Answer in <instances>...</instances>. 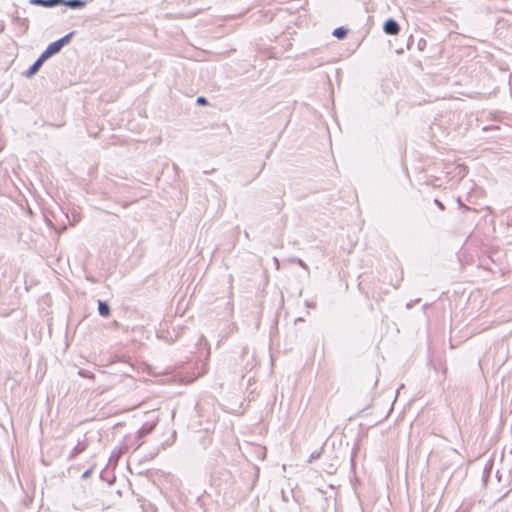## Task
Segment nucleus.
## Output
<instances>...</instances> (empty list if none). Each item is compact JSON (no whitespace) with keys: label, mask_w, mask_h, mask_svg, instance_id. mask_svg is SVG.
Returning a JSON list of instances; mask_svg holds the SVG:
<instances>
[{"label":"nucleus","mask_w":512,"mask_h":512,"mask_svg":"<svg viewBox=\"0 0 512 512\" xmlns=\"http://www.w3.org/2000/svg\"><path fill=\"white\" fill-rule=\"evenodd\" d=\"M87 2L85 0H63L64 6L70 9H82L86 6Z\"/></svg>","instance_id":"5"},{"label":"nucleus","mask_w":512,"mask_h":512,"mask_svg":"<svg viewBox=\"0 0 512 512\" xmlns=\"http://www.w3.org/2000/svg\"><path fill=\"white\" fill-rule=\"evenodd\" d=\"M383 31L387 35H397L400 31V26L396 20L389 18L384 22Z\"/></svg>","instance_id":"4"},{"label":"nucleus","mask_w":512,"mask_h":512,"mask_svg":"<svg viewBox=\"0 0 512 512\" xmlns=\"http://www.w3.org/2000/svg\"><path fill=\"white\" fill-rule=\"evenodd\" d=\"M98 313L102 317H109L111 314V309L109 304L106 301L98 300Z\"/></svg>","instance_id":"7"},{"label":"nucleus","mask_w":512,"mask_h":512,"mask_svg":"<svg viewBox=\"0 0 512 512\" xmlns=\"http://www.w3.org/2000/svg\"><path fill=\"white\" fill-rule=\"evenodd\" d=\"M157 422H158V418H156L155 420H153L151 422H145L141 426V428L137 431V439L139 440V443L137 444L136 449L139 448L143 444L142 439L144 437H146L147 435H149L154 430Z\"/></svg>","instance_id":"2"},{"label":"nucleus","mask_w":512,"mask_h":512,"mask_svg":"<svg viewBox=\"0 0 512 512\" xmlns=\"http://www.w3.org/2000/svg\"><path fill=\"white\" fill-rule=\"evenodd\" d=\"M121 456V450H114L111 454L110 460L115 458L116 460Z\"/></svg>","instance_id":"16"},{"label":"nucleus","mask_w":512,"mask_h":512,"mask_svg":"<svg viewBox=\"0 0 512 512\" xmlns=\"http://www.w3.org/2000/svg\"><path fill=\"white\" fill-rule=\"evenodd\" d=\"M407 307H408V308H411V307H412L411 303H408V304H407Z\"/></svg>","instance_id":"22"},{"label":"nucleus","mask_w":512,"mask_h":512,"mask_svg":"<svg viewBox=\"0 0 512 512\" xmlns=\"http://www.w3.org/2000/svg\"><path fill=\"white\" fill-rule=\"evenodd\" d=\"M304 319L302 317H298L295 319V324H297L298 322H303Z\"/></svg>","instance_id":"20"},{"label":"nucleus","mask_w":512,"mask_h":512,"mask_svg":"<svg viewBox=\"0 0 512 512\" xmlns=\"http://www.w3.org/2000/svg\"><path fill=\"white\" fill-rule=\"evenodd\" d=\"M348 30L345 27H337L333 30L332 35L337 39H344L347 36Z\"/></svg>","instance_id":"8"},{"label":"nucleus","mask_w":512,"mask_h":512,"mask_svg":"<svg viewBox=\"0 0 512 512\" xmlns=\"http://www.w3.org/2000/svg\"><path fill=\"white\" fill-rule=\"evenodd\" d=\"M91 474H92V470H91V469H88V470H86V471L82 474V478H83V479H87V478H89V477L91 476Z\"/></svg>","instance_id":"17"},{"label":"nucleus","mask_w":512,"mask_h":512,"mask_svg":"<svg viewBox=\"0 0 512 512\" xmlns=\"http://www.w3.org/2000/svg\"><path fill=\"white\" fill-rule=\"evenodd\" d=\"M78 375L80 377H83V378H89V379H93L94 378V374L91 371H88V370H85V369H79L78 370Z\"/></svg>","instance_id":"11"},{"label":"nucleus","mask_w":512,"mask_h":512,"mask_svg":"<svg viewBox=\"0 0 512 512\" xmlns=\"http://www.w3.org/2000/svg\"><path fill=\"white\" fill-rule=\"evenodd\" d=\"M47 59L41 54L38 59L24 72V76L27 78L33 77L42 67Z\"/></svg>","instance_id":"3"},{"label":"nucleus","mask_w":512,"mask_h":512,"mask_svg":"<svg viewBox=\"0 0 512 512\" xmlns=\"http://www.w3.org/2000/svg\"><path fill=\"white\" fill-rule=\"evenodd\" d=\"M434 203L441 209V210H444L445 209V206L442 204V202H440L438 199H435L434 200Z\"/></svg>","instance_id":"18"},{"label":"nucleus","mask_w":512,"mask_h":512,"mask_svg":"<svg viewBox=\"0 0 512 512\" xmlns=\"http://www.w3.org/2000/svg\"><path fill=\"white\" fill-rule=\"evenodd\" d=\"M305 305L308 308H315L316 307V304L314 302H310V301H305Z\"/></svg>","instance_id":"19"},{"label":"nucleus","mask_w":512,"mask_h":512,"mask_svg":"<svg viewBox=\"0 0 512 512\" xmlns=\"http://www.w3.org/2000/svg\"><path fill=\"white\" fill-rule=\"evenodd\" d=\"M291 262L297 263L303 269H305L306 271H309V267L307 266V264L302 259L293 258V259H291Z\"/></svg>","instance_id":"13"},{"label":"nucleus","mask_w":512,"mask_h":512,"mask_svg":"<svg viewBox=\"0 0 512 512\" xmlns=\"http://www.w3.org/2000/svg\"><path fill=\"white\" fill-rule=\"evenodd\" d=\"M175 436H176V432L174 431V432H173V435H172V438L174 439V438H175Z\"/></svg>","instance_id":"21"},{"label":"nucleus","mask_w":512,"mask_h":512,"mask_svg":"<svg viewBox=\"0 0 512 512\" xmlns=\"http://www.w3.org/2000/svg\"><path fill=\"white\" fill-rule=\"evenodd\" d=\"M66 217L69 220L70 225L72 226H74L81 220L80 214L76 210L72 211L71 217L68 214L66 215Z\"/></svg>","instance_id":"9"},{"label":"nucleus","mask_w":512,"mask_h":512,"mask_svg":"<svg viewBox=\"0 0 512 512\" xmlns=\"http://www.w3.org/2000/svg\"><path fill=\"white\" fill-rule=\"evenodd\" d=\"M321 453H322V450L313 451L308 459V463H312L314 460L320 458Z\"/></svg>","instance_id":"12"},{"label":"nucleus","mask_w":512,"mask_h":512,"mask_svg":"<svg viewBox=\"0 0 512 512\" xmlns=\"http://www.w3.org/2000/svg\"><path fill=\"white\" fill-rule=\"evenodd\" d=\"M75 32L72 31V32H69L68 34H66L65 36H63L62 38L50 43L46 49L41 53L47 60L58 54L62 48L69 44L72 37L74 36Z\"/></svg>","instance_id":"1"},{"label":"nucleus","mask_w":512,"mask_h":512,"mask_svg":"<svg viewBox=\"0 0 512 512\" xmlns=\"http://www.w3.org/2000/svg\"><path fill=\"white\" fill-rule=\"evenodd\" d=\"M197 105H206L208 103L207 99L204 96H199L196 99Z\"/></svg>","instance_id":"14"},{"label":"nucleus","mask_w":512,"mask_h":512,"mask_svg":"<svg viewBox=\"0 0 512 512\" xmlns=\"http://www.w3.org/2000/svg\"><path fill=\"white\" fill-rule=\"evenodd\" d=\"M87 449V444L85 442H78L77 445L72 449L71 453L68 456V460L71 461L76 458L77 455L84 452Z\"/></svg>","instance_id":"6"},{"label":"nucleus","mask_w":512,"mask_h":512,"mask_svg":"<svg viewBox=\"0 0 512 512\" xmlns=\"http://www.w3.org/2000/svg\"><path fill=\"white\" fill-rule=\"evenodd\" d=\"M44 8H54L63 4V0H43Z\"/></svg>","instance_id":"10"},{"label":"nucleus","mask_w":512,"mask_h":512,"mask_svg":"<svg viewBox=\"0 0 512 512\" xmlns=\"http://www.w3.org/2000/svg\"><path fill=\"white\" fill-rule=\"evenodd\" d=\"M29 3L34 6H40L44 7V1L43 0H29Z\"/></svg>","instance_id":"15"}]
</instances>
